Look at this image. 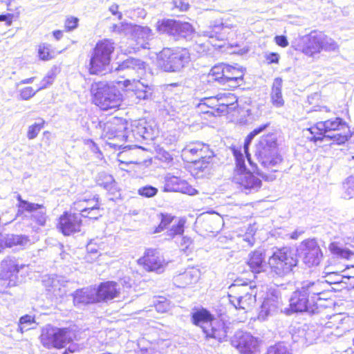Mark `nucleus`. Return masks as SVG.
Masks as SVG:
<instances>
[{
	"instance_id": "4be33fe9",
	"label": "nucleus",
	"mask_w": 354,
	"mask_h": 354,
	"mask_svg": "<svg viewBox=\"0 0 354 354\" xmlns=\"http://www.w3.org/2000/svg\"><path fill=\"white\" fill-rule=\"evenodd\" d=\"M234 34V26H225L222 23L211 25L204 32V35L207 38L221 41H227L230 35Z\"/></svg>"
},
{
	"instance_id": "a19ab883",
	"label": "nucleus",
	"mask_w": 354,
	"mask_h": 354,
	"mask_svg": "<svg viewBox=\"0 0 354 354\" xmlns=\"http://www.w3.org/2000/svg\"><path fill=\"white\" fill-rule=\"evenodd\" d=\"M46 121L43 118H39L38 122L31 124L28 127L27 131V138L29 140L35 138L40 131L44 127Z\"/></svg>"
},
{
	"instance_id": "bb28decb",
	"label": "nucleus",
	"mask_w": 354,
	"mask_h": 354,
	"mask_svg": "<svg viewBox=\"0 0 354 354\" xmlns=\"http://www.w3.org/2000/svg\"><path fill=\"white\" fill-rule=\"evenodd\" d=\"M55 75L54 74L48 75L43 78L41 84L37 85L35 88L28 86L21 88L19 91V97L24 100L31 98L36 92L51 84L55 80Z\"/></svg>"
},
{
	"instance_id": "f3484780",
	"label": "nucleus",
	"mask_w": 354,
	"mask_h": 354,
	"mask_svg": "<svg viewBox=\"0 0 354 354\" xmlns=\"http://www.w3.org/2000/svg\"><path fill=\"white\" fill-rule=\"evenodd\" d=\"M282 299L279 291L273 290L267 294L258 314V319L265 321L282 311Z\"/></svg>"
},
{
	"instance_id": "cd10ccee",
	"label": "nucleus",
	"mask_w": 354,
	"mask_h": 354,
	"mask_svg": "<svg viewBox=\"0 0 354 354\" xmlns=\"http://www.w3.org/2000/svg\"><path fill=\"white\" fill-rule=\"evenodd\" d=\"M199 277V270L198 269L191 268L175 277L174 283L180 288H185L189 285L196 283Z\"/></svg>"
},
{
	"instance_id": "603ef678",
	"label": "nucleus",
	"mask_w": 354,
	"mask_h": 354,
	"mask_svg": "<svg viewBox=\"0 0 354 354\" xmlns=\"http://www.w3.org/2000/svg\"><path fill=\"white\" fill-rule=\"evenodd\" d=\"M156 310L159 313H165L169 309V304L165 299L162 298L155 304Z\"/></svg>"
},
{
	"instance_id": "a878e982",
	"label": "nucleus",
	"mask_w": 354,
	"mask_h": 354,
	"mask_svg": "<svg viewBox=\"0 0 354 354\" xmlns=\"http://www.w3.org/2000/svg\"><path fill=\"white\" fill-rule=\"evenodd\" d=\"M17 215H23L26 213L32 214L39 211L41 216L46 214L45 207L42 204L30 203L28 201L24 200L21 195L17 196Z\"/></svg>"
},
{
	"instance_id": "423d86ee",
	"label": "nucleus",
	"mask_w": 354,
	"mask_h": 354,
	"mask_svg": "<svg viewBox=\"0 0 354 354\" xmlns=\"http://www.w3.org/2000/svg\"><path fill=\"white\" fill-rule=\"evenodd\" d=\"M192 323L201 327L207 338H214L218 342L225 339L229 327L221 319L214 318L206 309L198 310L192 314Z\"/></svg>"
},
{
	"instance_id": "b1692460",
	"label": "nucleus",
	"mask_w": 354,
	"mask_h": 354,
	"mask_svg": "<svg viewBox=\"0 0 354 354\" xmlns=\"http://www.w3.org/2000/svg\"><path fill=\"white\" fill-rule=\"evenodd\" d=\"M98 301H108L118 297L120 293V286L115 281L101 283L96 288Z\"/></svg>"
},
{
	"instance_id": "052dcab7",
	"label": "nucleus",
	"mask_w": 354,
	"mask_h": 354,
	"mask_svg": "<svg viewBox=\"0 0 354 354\" xmlns=\"http://www.w3.org/2000/svg\"><path fill=\"white\" fill-rule=\"evenodd\" d=\"M67 283V281L63 277H56L52 279V286L55 287L58 283H60L62 286H65V283Z\"/></svg>"
},
{
	"instance_id": "0eeeda50",
	"label": "nucleus",
	"mask_w": 354,
	"mask_h": 354,
	"mask_svg": "<svg viewBox=\"0 0 354 354\" xmlns=\"http://www.w3.org/2000/svg\"><path fill=\"white\" fill-rule=\"evenodd\" d=\"M156 63L165 72H176L190 60L188 48L181 46L164 47L156 54Z\"/></svg>"
},
{
	"instance_id": "c756f323",
	"label": "nucleus",
	"mask_w": 354,
	"mask_h": 354,
	"mask_svg": "<svg viewBox=\"0 0 354 354\" xmlns=\"http://www.w3.org/2000/svg\"><path fill=\"white\" fill-rule=\"evenodd\" d=\"M282 79L276 77L271 88L270 100L272 105L276 107H281L285 103L282 96Z\"/></svg>"
},
{
	"instance_id": "6ab92c4d",
	"label": "nucleus",
	"mask_w": 354,
	"mask_h": 354,
	"mask_svg": "<svg viewBox=\"0 0 354 354\" xmlns=\"http://www.w3.org/2000/svg\"><path fill=\"white\" fill-rule=\"evenodd\" d=\"M140 261H142L145 270L158 273L162 272L167 264L160 252L154 249L147 250L145 257Z\"/></svg>"
},
{
	"instance_id": "aec40b11",
	"label": "nucleus",
	"mask_w": 354,
	"mask_h": 354,
	"mask_svg": "<svg viewBox=\"0 0 354 354\" xmlns=\"http://www.w3.org/2000/svg\"><path fill=\"white\" fill-rule=\"evenodd\" d=\"M232 344L242 354H254L257 351L258 341L250 333H236Z\"/></svg>"
},
{
	"instance_id": "f8f14e48",
	"label": "nucleus",
	"mask_w": 354,
	"mask_h": 354,
	"mask_svg": "<svg viewBox=\"0 0 354 354\" xmlns=\"http://www.w3.org/2000/svg\"><path fill=\"white\" fill-rule=\"evenodd\" d=\"M228 297L236 309L248 310L256 302V292L246 283L232 284L229 287Z\"/></svg>"
},
{
	"instance_id": "3c124183",
	"label": "nucleus",
	"mask_w": 354,
	"mask_h": 354,
	"mask_svg": "<svg viewBox=\"0 0 354 354\" xmlns=\"http://www.w3.org/2000/svg\"><path fill=\"white\" fill-rule=\"evenodd\" d=\"M138 193L143 197L151 198L157 194L158 189L151 185H146L139 188Z\"/></svg>"
},
{
	"instance_id": "de8ad7c7",
	"label": "nucleus",
	"mask_w": 354,
	"mask_h": 354,
	"mask_svg": "<svg viewBox=\"0 0 354 354\" xmlns=\"http://www.w3.org/2000/svg\"><path fill=\"white\" fill-rule=\"evenodd\" d=\"M82 216L87 218L89 221L97 220L102 216L99 207H92L91 209H84L82 211Z\"/></svg>"
},
{
	"instance_id": "72a5a7b5",
	"label": "nucleus",
	"mask_w": 354,
	"mask_h": 354,
	"mask_svg": "<svg viewBox=\"0 0 354 354\" xmlns=\"http://www.w3.org/2000/svg\"><path fill=\"white\" fill-rule=\"evenodd\" d=\"M171 223H160L159 226L156 229L154 233L160 232L166 229L167 235L170 237H173L177 234H183L184 231V225L183 223H178L176 225H172L170 228H169V224Z\"/></svg>"
},
{
	"instance_id": "e433bc0d",
	"label": "nucleus",
	"mask_w": 354,
	"mask_h": 354,
	"mask_svg": "<svg viewBox=\"0 0 354 354\" xmlns=\"http://www.w3.org/2000/svg\"><path fill=\"white\" fill-rule=\"evenodd\" d=\"M82 223H58L57 229L65 236H70L81 231Z\"/></svg>"
},
{
	"instance_id": "ea45409f",
	"label": "nucleus",
	"mask_w": 354,
	"mask_h": 354,
	"mask_svg": "<svg viewBox=\"0 0 354 354\" xmlns=\"http://www.w3.org/2000/svg\"><path fill=\"white\" fill-rule=\"evenodd\" d=\"M96 129L100 131L101 137L105 139H113L114 138L113 131L111 129L110 127V119L109 120H102L98 122Z\"/></svg>"
},
{
	"instance_id": "9b49d317",
	"label": "nucleus",
	"mask_w": 354,
	"mask_h": 354,
	"mask_svg": "<svg viewBox=\"0 0 354 354\" xmlns=\"http://www.w3.org/2000/svg\"><path fill=\"white\" fill-rule=\"evenodd\" d=\"M301 51L312 57L323 50H333L337 46L336 42L322 32L312 31L303 37Z\"/></svg>"
},
{
	"instance_id": "79ce46f5",
	"label": "nucleus",
	"mask_w": 354,
	"mask_h": 354,
	"mask_svg": "<svg viewBox=\"0 0 354 354\" xmlns=\"http://www.w3.org/2000/svg\"><path fill=\"white\" fill-rule=\"evenodd\" d=\"M132 35L137 41L148 40L151 35V30L147 27L137 26L133 29Z\"/></svg>"
},
{
	"instance_id": "680f3d73",
	"label": "nucleus",
	"mask_w": 354,
	"mask_h": 354,
	"mask_svg": "<svg viewBox=\"0 0 354 354\" xmlns=\"http://www.w3.org/2000/svg\"><path fill=\"white\" fill-rule=\"evenodd\" d=\"M191 243H192V240L189 238L185 237V236L183 237L181 245H185V248H183V250H187Z\"/></svg>"
},
{
	"instance_id": "bf43d9fd",
	"label": "nucleus",
	"mask_w": 354,
	"mask_h": 354,
	"mask_svg": "<svg viewBox=\"0 0 354 354\" xmlns=\"http://www.w3.org/2000/svg\"><path fill=\"white\" fill-rule=\"evenodd\" d=\"M60 219L66 220V221H75L77 218L75 216V214L71 212H65L60 217Z\"/></svg>"
},
{
	"instance_id": "4c0bfd02",
	"label": "nucleus",
	"mask_w": 354,
	"mask_h": 354,
	"mask_svg": "<svg viewBox=\"0 0 354 354\" xmlns=\"http://www.w3.org/2000/svg\"><path fill=\"white\" fill-rule=\"evenodd\" d=\"M6 246L12 248L13 246H26L30 243V240L26 236L10 234L8 235L5 241Z\"/></svg>"
},
{
	"instance_id": "13d9d810",
	"label": "nucleus",
	"mask_w": 354,
	"mask_h": 354,
	"mask_svg": "<svg viewBox=\"0 0 354 354\" xmlns=\"http://www.w3.org/2000/svg\"><path fill=\"white\" fill-rule=\"evenodd\" d=\"M14 15L11 13L0 15V21H5L7 26H10L13 21Z\"/></svg>"
},
{
	"instance_id": "a18cd8bd",
	"label": "nucleus",
	"mask_w": 354,
	"mask_h": 354,
	"mask_svg": "<svg viewBox=\"0 0 354 354\" xmlns=\"http://www.w3.org/2000/svg\"><path fill=\"white\" fill-rule=\"evenodd\" d=\"M79 18L76 17L72 15L66 16L64 23V31L71 32L76 29L79 26Z\"/></svg>"
},
{
	"instance_id": "f03ea898",
	"label": "nucleus",
	"mask_w": 354,
	"mask_h": 354,
	"mask_svg": "<svg viewBox=\"0 0 354 354\" xmlns=\"http://www.w3.org/2000/svg\"><path fill=\"white\" fill-rule=\"evenodd\" d=\"M254 156L263 167L259 173L266 180H272L275 174L279 171V167L283 162L280 153L279 144L274 133H268L260 137L255 146Z\"/></svg>"
},
{
	"instance_id": "864d4df0",
	"label": "nucleus",
	"mask_w": 354,
	"mask_h": 354,
	"mask_svg": "<svg viewBox=\"0 0 354 354\" xmlns=\"http://www.w3.org/2000/svg\"><path fill=\"white\" fill-rule=\"evenodd\" d=\"M266 62L268 64H279V55L277 53H270L265 56Z\"/></svg>"
},
{
	"instance_id": "1a4fd4ad",
	"label": "nucleus",
	"mask_w": 354,
	"mask_h": 354,
	"mask_svg": "<svg viewBox=\"0 0 354 354\" xmlns=\"http://www.w3.org/2000/svg\"><path fill=\"white\" fill-rule=\"evenodd\" d=\"M209 75L221 84H229L238 87L243 84L245 69L238 64L219 63L212 67Z\"/></svg>"
},
{
	"instance_id": "ddd939ff",
	"label": "nucleus",
	"mask_w": 354,
	"mask_h": 354,
	"mask_svg": "<svg viewBox=\"0 0 354 354\" xmlns=\"http://www.w3.org/2000/svg\"><path fill=\"white\" fill-rule=\"evenodd\" d=\"M73 331L68 328H57L48 325L42 329L40 341L47 348H61L73 340Z\"/></svg>"
},
{
	"instance_id": "0e129e2a",
	"label": "nucleus",
	"mask_w": 354,
	"mask_h": 354,
	"mask_svg": "<svg viewBox=\"0 0 354 354\" xmlns=\"http://www.w3.org/2000/svg\"><path fill=\"white\" fill-rule=\"evenodd\" d=\"M53 35L56 40H59L63 36V31L61 30H56L53 32Z\"/></svg>"
},
{
	"instance_id": "c03bdc74",
	"label": "nucleus",
	"mask_w": 354,
	"mask_h": 354,
	"mask_svg": "<svg viewBox=\"0 0 354 354\" xmlns=\"http://www.w3.org/2000/svg\"><path fill=\"white\" fill-rule=\"evenodd\" d=\"M35 324L34 318L28 315L21 317L19 319L18 331L24 333L31 328H33L32 325Z\"/></svg>"
},
{
	"instance_id": "49530a36",
	"label": "nucleus",
	"mask_w": 354,
	"mask_h": 354,
	"mask_svg": "<svg viewBox=\"0 0 354 354\" xmlns=\"http://www.w3.org/2000/svg\"><path fill=\"white\" fill-rule=\"evenodd\" d=\"M232 151L236 159V166L240 169V170L245 169V157L241 151V148L232 147Z\"/></svg>"
},
{
	"instance_id": "a211bd4d",
	"label": "nucleus",
	"mask_w": 354,
	"mask_h": 354,
	"mask_svg": "<svg viewBox=\"0 0 354 354\" xmlns=\"http://www.w3.org/2000/svg\"><path fill=\"white\" fill-rule=\"evenodd\" d=\"M233 182L246 194L257 192L262 185L261 180L253 173L246 171L236 172L233 176Z\"/></svg>"
},
{
	"instance_id": "20e7f679",
	"label": "nucleus",
	"mask_w": 354,
	"mask_h": 354,
	"mask_svg": "<svg viewBox=\"0 0 354 354\" xmlns=\"http://www.w3.org/2000/svg\"><path fill=\"white\" fill-rule=\"evenodd\" d=\"M180 157L193 175L202 176L213 167L215 154L209 145L194 141L182 149Z\"/></svg>"
},
{
	"instance_id": "473e14b6",
	"label": "nucleus",
	"mask_w": 354,
	"mask_h": 354,
	"mask_svg": "<svg viewBox=\"0 0 354 354\" xmlns=\"http://www.w3.org/2000/svg\"><path fill=\"white\" fill-rule=\"evenodd\" d=\"M57 54L51 45L47 43H41L37 46V55L41 61H49L54 59Z\"/></svg>"
},
{
	"instance_id": "58836bf2",
	"label": "nucleus",
	"mask_w": 354,
	"mask_h": 354,
	"mask_svg": "<svg viewBox=\"0 0 354 354\" xmlns=\"http://www.w3.org/2000/svg\"><path fill=\"white\" fill-rule=\"evenodd\" d=\"M111 129L115 138L120 136L126 129V122L122 118L113 117L110 119Z\"/></svg>"
},
{
	"instance_id": "412c9836",
	"label": "nucleus",
	"mask_w": 354,
	"mask_h": 354,
	"mask_svg": "<svg viewBox=\"0 0 354 354\" xmlns=\"http://www.w3.org/2000/svg\"><path fill=\"white\" fill-rule=\"evenodd\" d=\"M163 191L166 192H181L194 196L198 194L197 189L184 180L177 176H169L165 179Z\"/></svg>"
},
{
	"instance_id": "39448f33",
	"label": "nucleus",
	"mask_w": 354,
	"mask_h": 354,
	"mask_svg": "<svg viewBox=\"0 0 354 354\" xmlns=\"http://www.w3.org/2000/svg\"><path fill=\"white\" fill-rule=\"evenodd\" d=\"M199 107L203 113L214 117L229 115L239 109V97L233 93L223 92L205 97L200 100Z\"/></svg>"
},
{
	"instance_id": "6e6552de",
	"label": "nucleus",
	"mask_w": 354,
	"mask_h": 354,
	"mask_svg": "<svg viewBox=\"0 0 354 354\" xmlns=\"http://www.w3.org/2000/svg\"><path fill=\"white\" fill-rule=\"evenodd\" d=\"M115 49L114 42L110 39L99 40L93 48L88 65L91 75H98L109 69L111 56Z\"/></svg>"
},
{
	"instance_id": "6e6d98bb",
	"label": "nucleus",
	"mask_w": 354,
	"mask_h": 354,
	"mask_svg": "<svg viewBox=\"0 0 354 354\" xmlns=\"http://www.w3.org/2000/svg\"><path fill=\"white\" fill-rule=\"evenodd\" d=\"M86 250L88 253V255L86 257V259L88 261L90 259H93L92 258H90L91 254L96 255L97 253H98V248L95 246V245L91 241L86 246Z\"/></svg>"
},
{
	"instance_id": "393cba45",
	"label": "nucleus",
	"mask_w": 354,
	"mask_h": 354,
	"mask_svg": "<svg viewBox=\"0 0 354 354\" xmlns=\"http://www.w3.org/2000/svg\"><path fill=\"white\" fill-rule=\"evenodd\" d=\"M73 302L75 306L97 303V290L93 287L77 290L73 294Z\"/></svg>"
},
{
	"instance_id": "09e8293b",
	"label": "nucleus",
	"mask_w": 354,
	"mask_h": 354,
	"mask_svg": "<svg viewBox=\"0 0 354 354\" xmlns=\"http://www.w3.org/2000/svg\"><path fill=\"white\" fill-rule=\"evenodd\" d=\"M267 354H291L288 348L283 343H278L270 346Z\"/></svg>"
},
{
	"instance_id": "f704fd0d",
	"label": "nucleus",
	"mask_w": 354,
	"mask_h": 354,
	"mask_svg": "<svg viewBox=\"0 0 354 354\" xmlns=\"http://www.w3.org/2000/svg\"><path fill=\"white\" fill-rule=\"evenodd\" d=\"M308 130L311 133L309 140L315 142L322 140L326 137L325 134L327 133L323 122H317L315 125L310 127Z\"/></svg>"
},
{
	"instance_id": "69168bd1",
	"label": "nucleus",
	"mask_w": 354,
	"mask_h": 354,
	"mask_svg": "<svg viewBox=\"0 0 354 354\" xmlns=\"http://www.w3.org/2000/svg\"><path fill=\"white\" fill-rule=\"evenodd\" d=\"M304 233L303 230H295L290 236L292 239H297L298 237Z\"/></svg>"
},
{
	"instance_id": "7c9ffc66",
	"label": "nucleus",
	"mask_w": 354,
	"mask_h": 354,
	"mask_svg": "<svg viewBox=\"0 0 354 354\" xmlns=\"http://www.w3.org/2000/svg\"><path fill=\"white\" fill-rule=\"evenodd\" d=\"M178 20L172 19H162L157 21L156 25V30L160 34H167L174 36Z\"/></svg>"
},
{
	"instance_id": "9d476101",
	"label": "nucleus",
	"mask_w": 354,
	"mask_h": 354,
	"mask_svg": "<svg viewBox=\"0 0 354 354\" xmlns=\"http://www.w3.org/2000/svg\"><path fill=\"white\" fill-rule=\"evenodd\" d=\"M297 263V255L293 254L288 248L277 250L268 261L271 272L280 277L292 272Z\"/></svg>"
},
{
	"instance_id": "7ed1b4c3",
	"label": "nucleus",
	"mask_w": 354,
	"mask_h": 354,
	"mask_svg": "<svg viewBox=\"0 0 354 354\" xmlns=\"http://www.w3.org/2000/svg\"><path fill=\"white\" fill-rule=\"evenodd\" d=\"M323 291V281L307 280L301 282V286L291 294L289 299V308H285L284 313L287 315L292 313H306L308 315L318 313L319 308L317 301L321 299L319 295Z\"/></svg>"
},
{
	"instance_id": "4468645a",
	"label": "nucleus",
	"mask_w": 354,
	"mask_h": 354,
	"mask_svg": "<svg viewBox=\"0 0 354 354\" xmlns=\"http://www.w3.org/2000/svg\"><path fill=\"white\" fill-rule=\"evenodd\" d=\"M323 122L327 132H337L328 136L332 140V144L343 145L353 136L349 124L340 118L337 117L334 119H329Z\"/></svg>"
},
{
	"instance_id": "dca6fc26",
	"label": "nucleus",
	"mask_w": 354,
	"mask_h": 354,
	"mask_svg": "<svg viewBox=\"0 0 354 354\" xmlns=\"http://www.w3.org/2000/svg\"><path fill=\"white\" fill-rule=\"evenodd\" d=\"M24 266H19L17 260L9 257L0 263V281L6 287H13L18 283V272Z\"/></svg>"
},
{
	"instance_id": "c9c22d12",
	"label": "nucleus",
	"mask_w": 354,
	"mask_h": 354,
	"mask_svg": "<svg viewBox=\"0 0 354 354\" xmlns=\"http://www.w3.org/2000/svg\"><path fill=\"white\" fill-rule=\"evenodd\" d=\"M270 126V122H268L266 124H261L256 128H254L252 131H250L248 136L245 137L244 140V145H243V151L245 153L246 156L249 159L250 154L248 153V147L250 145L252 140L253 138L260 133L263 132L264 130H266L268 127Z\"/></svg>"
},
{
	"instance_id": "e2e57ef3",
	"label": "nucleus",
	"mask_w": 354,
	"mask_h": 354,
	"mask_svg": "<svg viewBox=\"0 0 354 354\" xmlns=\"http://www.w3.org/2000/svg\"><path fill=\"white\" fill-rule=\"evenodd\" d=\"M138 62L139 61L138 59H136L134 58H129L124 62V64H126L127 67H129L136 64V63Z\"/></svg>"
},
{
	"instance_id": "37998d69",
	"label": "nucleus",
	"mask_w": 354,
	"mask_h": 354,
	"mask_svg": "<svg viewBox=\"0 0 354 354\" xmlns=\"http://www.w3.org/2000/svg\"><path fill=\"white\" fill-rule=\"evenodd\" d=\"M329 249L333 254H336L341 258L349 259L354 255V253L348 249L342 248L335 243H330Z\"/></svg>"
},
{
	"instance_id": "8fccbe9b",
	"label": "nucleus",
	"mask_w": 354,
	"mask_h": 354,
	"mask_svg": "<svg viewBox=\"0 0 354 354\" xmlns=\"http://www.w3.org/2000/svg\"><path fill=\"white\" fill-rule=\"evenodd\" d=\"M254 223L250 224L247 232L243 235V240L247 242L248 246H252L254 243V235L256 232V228L254 227Z\"/></svg>"
},
{
	"instance_id": "774afa93",
	"label": "nucleus",
	"mask_w": 354,
	"mask_h": 354,
	"mask_svg": "<svg viewBox=\"0 0 354 354\" xmlns=\"http://www.w3.org/2000/svg\"><path fill=\"white\" fill-rule=\"evenodd\" d=\"M180 10H187L189 6L188 3H181L180 5L176 6Z\"/></svg>"
},
{
	"instance_id": "4d7b16f0",
	"label": "nucleus",
	"mask_w": 354,
	"mask_h": 354,
	"mask_svg": "<svg viewBox=\"0 0 354 354\" xmlns=\"http://www.w3.org/2000/svg\"><path fill=\"white\" fill-rule=\"evenodd\" d=\"M109 11L111 12V14L114 16H115L118 19H121L122 17V12L119 10V6L116 3L112 4L109 8Z\"/></svg>"
},
{
	"instance_id": "c85d7f7f",
	"label": "nucleus",
	"mask_w": 354,
	"mask_h": 354,
	"mask_svg": "<svg viewBox=\"0 0 354 354\" xmlns=\"http://www.w3.org/2000/svg\"><path fill=\"white\" fill-rule=\"evenodd\" d=\"M248 264L253 272H262L266 266L263 252L261 250H256L250 254Z\"/></svg>"
},
{
	"instance_id": "5fc2aeb1",
	"label": "nucleus",
	"mask_w": 354,
	"mask_h": 354,
	"mask_svg": "<svg viewBox=\"0 0 354 354\" xmlns=\"http://www.w3.org/2000/svg\"><path fill=\"white\" fill-rule=\"evenodd\" d=\"M274 41L277 45L282 48H286L289 44L286 37L284 35L275 36L274 38Z\"/></svg>"
},
{
	"instance_id": "5701e85b",
	"label": "nucleus",
	"mask_w": 354,
	"mask_h": 354,
	"mask_svg": "<svg viewBox=\"0 0 354 354\" xmlns=\"http://www.w3.org/2000/svg\"><path fill=\"white\" fill-rule=\"evenodd\" d=\"M348 330L345 319L340 315H334L324 325V333L335 337L342 336Z\"/></svg>"
},
{
	"instance_id": "f257e3e1",
	"label": "nucleus",
	"mask_w": 354,
	"mask_h": 354,
	"mask_svg": "<svg viewBox=\"0 0 354 354\" xmlns=\"http://www.w3.org/2000/svg\"><path fill=\"white\" fill-rule=\"evenodd\" d=\"M150 88L137 80L116 81L112 84L100 81L93 82L90 88L91 101L102 111L118 110L123 102V93L132 91L136 97L145 100L150 95Z\"/></svg>"
},
{
	"instance_id": "338daca9",
	"label": "nucleus",
	"mask_w": 354,
	"mask_h": 354,
	"mask_svg": "<svg viewBox=\"0 0 354 354\" xmlns=\"http://www.w3.org/2000/svg\"><path fill=\"white\" fill-rule=\"evenodd\" d=\"M173 218H174L170 215L161 214V221H171Z\"/></svg>"
},
{
	"instance_id": "2f4dec72",
	"label": "nucleus",
	"mask_w": 354,
	"mask_h": 354,
	"mask_svg": "<svg viewBox=\"0 0 354 354\" xmlns=\"http://www.w3.org/2000/svg\"><path fill=\"white\" fill-rule=\"evenodd\" d=\"M194 33L193 26L187 21H178L174 37L176 39L187 38Z\"/></svg>"
},
{
	"instance_id": "2eb2a0df",
	"label": "nucleus",
	"mask_w": 354,
	"mask_h": 354,
	"mask_svg": "<svg viewBox=\"0 0 354 354\" xmlns=\"http://www.w3.org/2000/svg\"><path fill=\"white\" fill-rule=\"evenodd\" d=\"M297 252L302 257L303 262L308 267L319 265L322 258L321 249L315 239L302 241Z\"/></svg>"
}]
</instances>
